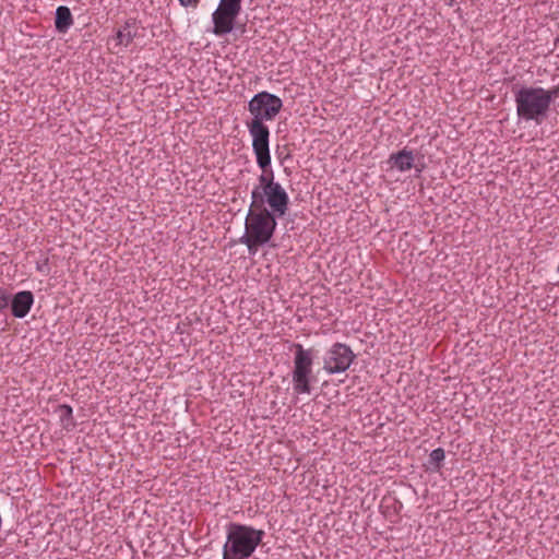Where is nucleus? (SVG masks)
<instances>
[{
  "label": "nucleus",
  "mask_w": 559,
  "mask_h": 559,
  "mask_svg": "<svg viewBox=\"0 0 559 559\" xmlns=\"http://www.w3.org/2000/svg\"><path fill=\"white\" fill-rule=\"evenodd\" d=\"M258 185L251 190V203L245 219V233L239 242L245 245L250 255L257 254L260 247L271 241L277 227V218L288 212L289 195L284 187L275 181L272 168H261Z\"/></svg>",
  "instance_id": "obj_1"
},
{
  "label": "nucleus",
  "mask_w": 559,
  "mask_h": 559,
  "mask_svg": "<svg viewBox=\"0 0 559 559\" xmlns=\"http://www.w3.org/2000/svg\"><path fill=\"white\" fill-rule=\"evenodd\" d=\"M282 108L283 100L277 95L266 91L254 94L248 102L251 120H247L246 126L252 138V151L260 168H271V133L265 122L274 120Z\"/></svg>",
  "instance_id": "obj_2"
},
{
  "label": "nucleus",
  "mask_w": 559,
  "mask_h": 559,
  "mask_svg": "<svg viewBox=\"0 0 559 559\" xmlns=\"http://www.w3.org/2000/svg\"><path fill=\"white\" fill-rule=\"evenodd\" d=\"M557 95V90L543 87L522 86L514 94L518 117L525 121L543 123L547 117L551 102Z\"/></svg>",
  "instance_id": "obj_3"
},
{
  "label": "nucleus",
  "mask_w": 559,
  "mask_h": 559,
  "mask_svg": "<svg viewBox=\"0 0 559 559\" xmlns=\"http://www.w3.org/2000/svg\"><path fill=\"white\" fill-rule=\"evenodd\" d=\"M265 536L263 530L230 522L226 526V542L223 545V559H248Z\"/></svg>",
  "instance_id": "obj_4"
},
{
  "label": "nucleus",
  "mask_w": 559,
  "mask_h": 559,
  "mask_svg": "<svg viewBox=\"0 0 559 559\" xmlns=\"http://www.w3.org/2000/svg\"><path fill=\"white\" fill-rule=\"evenodd\" d=\"M290 349L295 350L294 369L292 371L293 389L297 394H310L312 374L313 349L304 348L299 343H293Z\"/></svg>",
  "instance_id": "obj_5"
},
{
  "label": "nucleus",
  "mask_w": 559,
  "mask_h": 559,
  "mask_svg": "<svg viewBox=\"0 0 559 559\" xmlns=\"http://www.w3.org/2000/svg\"><path fill=\"white\" fill-rule=\"evenodd\" d=\"M355 359L356 355L347 344L336 342L324 352L322 369L329 376L343 373L349 369Z\"/></svg>",
  "instance_id": "obj_6"
},
{
  "label": "nucleus",
  "mask_w": 559,
  "mask_h": 559,
  "mask_svg": "<svg viewBox=\"0 0 559 559\" xmlns=\"http://www.w3.org/2000/svg\"><path fill=\"white\" fill-rule=\"evenodd\" d=\"M241 8L221 2L217 9L212 13L213 34L223 36L234 29V23L239 15Z\"/></svg>",
  "instance_id": "obj_7"
},
{
  "label": "nucleus",
  "mask_w": 559,
  "mask_h": 559,
  "mask_svg": "<svg viewBox=\"0 0 559 559\" xmlns=\"http://www.w3.org/2000/svg\"><path fill=\"white\" fill-rule=\"evenodd\" d=\"M34 305V295L31 290H22L11 297L10 306L14 318L23 319Z\"/></svg>",
  "instance_id": "obj_8"
},
{
  "label": "nucleus",
  "mask_w": 559,
  "mask_h": 559,
  "mask_svg": "<svg viewBox=\"0 0 559 559\" xmlns=\"http://www.w3.org/2000/svg\"><path fill=\"white\" fill-rule=\"evenodd\" d=\"M414 160L413 152L406 147L396 153H392L389 157V163L402 173L412 169L414 167Z\"/></svg>",
  "instance_id": "obj_9"
},
{
  "label": "nucleus",
  "mask_w": 559,
  "mask_h": 559,
  "mask_svg": "<svg viewBox=\"0 0 559 559\" xmlns=\"http://www.w3.org/2000/svg\"><path fill=\"white\" fill-rule=\"evenodd\" d=\"M74 23L71 10L67 5H59L55 12V28L59 34H67Z\"/></svg>",
  "instance_id": "obj_10"
},
{
  "label": "nucleus",
  "mask_w": 559,
  "mask_h": 559,
  "mask_svg": "<svg viewBox=\"0 0 559 559\" xmlns=\"http://www.w3.org/2000/svg\"><path fill=\"white\" fill-rule=\"evenodd\" d=\"M136 36L135 20L126 21L124 25L117 31L116 38L119 45L129 46Z\"/></svg>",
  "instance_id": "obj_11"
},
{
  "label": "nucleus",
  "mask_w": 559,
  "mask_h": 559,
  "mask_svg": "<svg viewBox=\"0 0 559 559\" xmlns=\"http://www.w3.org/2000/svg\"><path fill=\"white\" fill-rule=\"evenodd\" d=\"M59 417L64 427L73 425V409L70 405L62 404L59 406Z\"/></svg>",
  "instance_id": "obj_12"
},
{
  "label": "nucleus",
  "mask_w": 559,
  "mask_h": 559,
  "mask_svg": "<svg viewBox=\"0 0 559 559\" xmlns=\"http://www.w3.org/2000/svg\"><path fill=\"white\" fill-rule=\"evenodd\" d=\"M445 457L444 450L442 448H437L432 450L429 454V462L433 464L436 469L441 467V464Z\"/></svg>",
  "instance_id": "obj_13"
},
{
  "label": "nucleus",
  "mask_w": 559,
  "mask_h": 559,
  "mask_svg": "<svg viewBox=\"0 0 559 559\" xmlns=\"http://www.w3.org/2000/svg\"><path fill=\"white\" fill-rule=\"evenodd\" d=\"M11 300V295L8 293L7 289L0 288V311L5 310Z\"/></svg>",
  "instance_id": "obj_14"
},
{
  "label": "nucleus",
  "mask_w": 559,
  "mask_h": 559,
  "mask_svg": "<svg viewBox=\"0 0 559 559\" xmlns=\"http://www.w3.org/2000/svg\"><path fill=\"white\" fill-rule=\"evenodd\" d=\"M36 269L38 272L48 275L50 272L48 258H45L41 262H37Z\"/></svg>",
  "instance_id": "obj_15"
},
{
  "label": "nucleus",
  "mask_w": 559,
  "mask_h": 559,
  "mask_svg": "<svg viewBox=\"0 0 559 559\" xmlns=\"http://www.w3.org/2000/svg\"><path fill=\"white\" fill-rule=\"evenodd\" d=\"M179 4L183 8L197 9L200 0H178Z\"/></svg>",
  "instance_id": "obj_16"
},
{
  "label": "nucleus",
  "mask_w": 559,
  "mask_h": 559,
  "mask_svg": "<svg viewBox=\"0 0 559 559\" xmlns=\"http://www.w3.org/2000/svg\"><path fill=\"white\" fill-rule=\"evenodd\" d=\"M241 1L242 0H221V2L229 3L239 8H241Z\"/></svg>",
  "instance_id": "obj_17"
},
{
  "label": "nucleus",
  "mask_w": 559,
  "mask_h": 559,
  "mask_svg": "<svg viewBox=\"0 0 559 559\" xmlns=\"http://www.w3.org/2000/svg\"><path fill=\"white\" fill-rule=\"evenodd\" d=\"M414 167H415V170H416V177H419L420 176V173L424 170L425 168V165L421 164V165H415L414 164Z\"/></svg>",
  "instance_id": "obj_18"
},
{
  "label": "nucleus",
  "mask_w": 559,
  "mask_h": 559,
  "mask_svg": "<svg viewBox=\"0 0 559 559\" xmlns=\"http://www.w3.org/2000/svg\"><path fill=\"white\" fill-rule=\"evenodd\" d=\"M558 41H559V37H556L554 40L555 45H557Z\"/></svg>",
  "instance_id": "obj_19"
}]
</instances>
